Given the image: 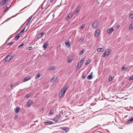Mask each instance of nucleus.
<instances>
[{
    "label": "nucleus",
    "instance_id": "nucleus-1",
    "mask_svg": "<svg viewBox=\"0 0 133 133\" xmlns=\"http://www.w3.org/2000/svg\"><path fill=\"white\" fill-rule=\"evenodd\" d=\"M68 88V87L67 86H65L62 88L58 95L59 97L61 98L65 93L66 90Z\"/></svg>",
    "mask_w": 133,
    "mask_h": 133
},
{
    "label": "nucleus",
    "instance_id": "nucleus-2",
    "mask_svg": "<svg viewBox=\"0 0 133 133\" xmlns=\"http://www.w3.org/2000/svg\"><path fill=\"white\" fill-rule=\"evenodd\" d=\"M12 57V56L11 54H10L8 55L5 58V60L4 62V63H5L6 62L9 61L11 59Z\"/></svg>",
    "mask_w": 133,
    "mask_h": 133
},
{
    "label": "nucleus",
    "instance_id": "nucleus-3",
    "mask_svg": "<svg viewBox=\"0 0 133 133\" xmlns=\"http://www.w3.org/2000/svg\"><path fill=\"white\" fill-rule=\"evenodd\" d=\"M84 62V60L83 59L81 60L80 62L78 63L76 69H79L83 63Z\"/></svg>",
    "mask_w": 133,
    "mask_h": 133
},
{
    "label": "nucleus",
    "instance_id": "nucleus-4",
    "mask_svg": "<svg viewBox=\"0 0 133 133\" xmlns=\"http://www.w3.org/2000/svg\"><path fill=\"white\" fill-rule=\"evenodd\" d=\"M98 25V23L97 21H95L92 24V27L94 28H95Z\"/></svg>",
    "mask_w": 133,
    "mask_h": 133
},
{
    "label": "nucleus",
    "instance_id": "nucleus-5",
    "mask_svg": "<svg viewBox=\"0 0 133 133\" xmlns=\"http://www.w3.org/2000/svg\"><path fill=\"white\" fill-rule=\"evenodd\" d=\"M25 28H24L22 30L19 32V34L17 35V39L21 36L23 33L24 32V30H25Z\"/></svg>",
    "mask_w": 133,
    "mask_h": 133
},
{
    "label": "nucleus",
    "instance_id": "nucleus-6",
    "mask_svg": "<svg viewBox=\"0 0 133 133\" xmlns=\"http://www.w3.org/2000/svg\"><path fill=\"white\" fill-rule=\"evenodd\" d=\"M57 79V77L56 76H54L52 78L51 81V82L53 83H55Z\"/></svg>",
    "mask_w": 133,
    "mask_h": 133
},
{
    "label": "nucleus",
    "instance_id": "nucleus-7",
    "mask_svg": "<svg viewBox=\"0 0 133 133\" xmlns=\"http://www.w3.org/2000/svg\"><path fill=\"white\" fill-rule=\"evenodd\" d=\"M44 34L45 33L44 32H42L38 34L37 36V37L39 38H41L44 35Z\"/></svg>",
    "mask_w": 133,
    "mask_h": 133
},
{
    "label": "nucleus",
    "instance_id": "nucleus-8",
    "mask_svg": "<svg viewBox=\"0 0 133 133\" xmlns=\"http://www.w3.org/2000/svg\"><path fill=\"white\" fill-rule=\"evenodd\" d=\"M114 30L112 28H111L107 30V32L110 34H111L114 31Z\"/></svg>",
    "mask_w": 133,
    "mask_h": 133
},
{
    "label": "nucleus",
    "instance_id": "nucleus-9",
    "mask_svg": "<svg viewBox=\"0 0 133 133\" xmlns=\"http://www.w3.org/2000/svg\"><path fill=\"white\" fill-rule=\"evenodd\" d=\"M33 101L32 100H29L28 102V103H27V105H28V107L30 106L33 103Z\"/></svg>",
    "mask_w": 133,
    "mask_h": 133
},
{
    "label": "nucleus",
    "instance_id": "nucleus-10",
    "mask_svg": "<svg viewBox=\"0 0 133 133\" xmlns=\"http://www.w3.org/2000/svg\"><path fill=\"white\" fill-rule=\"evenodd\" d=\"M53 122L52 121H50L48 120L46 121L45 122H44V124L45 125H46L47 124H53Z\"/></svg>",
    "mask_w": 133,
    "mask_h": 133
},
{
    "label": "nucleus",
    "instance_id": "nucleus-11",
    "mask_svg": "<svg viewBox=\"0 0 133 133\" xmlns=\"http://www.w3.org/2000/svg\"><path fill=\"white\" fill-rule=\"evenodd\" d=\"M99 30H97L96 31L95 33V36L96 37H97L99 35Z\"/></svg>",
    "mask_w": 133,
    "mask_h": 133
},
{
    "label": "nucleus",
    "instance_id": "nucleus-12",
    "mask_svg": "<svg viewBox=\"0 0 133 133\" xmlns=\"http://www.w3.org/2000/svg\"><path fill=\"white\" fill-rule=\"evenodd\" d=\"M92 72L91 73L90 75H88L87 77V79H92Z\"/></svg>",
    "mask_w": 133,
    "mask_h": 133
},
{
    "label": "nucleus",
    "instance_id": "nucleus-13",
    "mask_svg": "<svg viewBox=\"0 0 133 133\" xmlns=\"http://www.w3.org/2000/svg\"><path fill=\"white\" fill-rule=\"evenodd\" d=\"M72 16L73 14H69L66 18L67 20H69L72 17Z\"/></svg>",
    "mask_w": 133,
    "mask_h": 133
},
{
    "label": "nucleus",
    "instance_id": "nucleus-14",
    "mask_svg": "<svg viewBox=\"0 0 133 133\" xmlns=\"http://www.w3.org/2000/svg\"><path fill=\"white\" fill-rule=\"evenodd\" d=\"M65 44L67 47L69 48L70 47V44L69 41H68V42H65Z\"/></svg>",
    "mask_w": 133,
    "mask_h": 133
},
{
    "label": "nucleus",
    "instance_id": "nucleus-15",
    "mask_svg": "<svg viewBox=\"0 0 133 133\" xmlns=\"http://www.w3.org/2000/svg\"><path fill=\"white\" fill-rule=\"evenodd\" d=\"M97 50L99 52H103L104 51V49L102 48H98Z\"/></svg>",
    "mask_w": 133,
    "mask_h": 133
},
{
    "label": "nucleus",
    "instance_id": "nucleus-16",
    "mask_svg": "<svg viewBox=\"0 0 133 133\" xmlns=\"http://www.w3.org/2000/svg\"><path fill=\"white\" fill-rule=\"evenodd\" d=\"M48 44L47 43H45L43 46V48H44V49H45L48 47Z\"/></svg>",
    "mask_w": 133,
    "mask_h": 133
},
{
    "label": "nucleus",
    "instance_id": "nucleus-17",
    "mask_svg": "<svg viewBox=\"0 0 133 133\" xmlns=\"http://www.w3.org/2000/svg\"><path fill=\"white\" fill-rule=\"evenodd\" d=\"M31 78V77H25L24 79V82L27 81L30 79Z\"/></svg>",
    "mask_w": 133,
    "mask_h": 133
},
{
    "label": "nucleus",
    "instance_id": "nucleus-18",
    "mask_svg": "<svg viewBox=\"0 0 133 133\" xmlns=\"http://www.w3.org/2000/svg\"><path fill=\"white\" fill-rule=\"evenodd\" d=\"M32 17H31L30 18H29L27 20V25H28L29 24H30V20L32 18Z\"/></svg>",
    "mask_w": 133,
    "mask_h": 133
},
{
    "label": "nucleus",
    "instance_id": "nucleus-19",
    "mask_svg": "<svg viewBox=\"0 0 133 133\" xmlns=\"http://www.w3.org/2000/svg\"><path fill=\"white\" fill-rule=\"evenodd\" d=\"M79 11V9H78V8H77L76 9L75 11V14H77Z\"/></svg>",
    "mask_w": 133,
    "mask_h": 133
},
{
    "label": "nucleus",
    "instance_id": "nucleus-20",
    "mask_svg": "<svg viewBox=\"0 0 133 133\" xmlns=\"http://www.w3.org/2000/svg\"><path fill=\"white\" fill-rule=\"evenodd\" d=\"M54 113V110L53 109H52L51 110L49 113V114L50 115H52Z\"/></svg>",
    "mask_w": 133,
    "mask_h": 133
},
{
    "label": "nucleus",
    "instance_id": "nucleus-21",
    "mask_svg": "<svg viewBox=\"0 0 133 133\" xmlns=\"http://www.w3.org/2000/svg\"><path fill=\"white\" fill-rule=\"evenodd\" d=\"M91 62V61L90 60H88L85 63V65H88Z\"/></svg>",
    "mask_w": 133,
    "mask_h": 133
},
{
    "label": "nucleus",
    "instance_id": "nucleus-22",
    "mask_svg": "<svg viewBox=\"0 0 133 133\" xmlns=\"http://www.w3.org/2000/svg\"><path fill=\"white\" fill-rule=\"evenodd\" d=\"M133 28V23L131 24L129 26V30Z\"/></svg>",
    "mask_w": 133,
    "mask_h": 133
},
{
    "label": "nucleus",
    "instance_id": "nucleus-23",
    "mask_svg": "<svg viewBox=\"0 0 133 133\" xmlns=\"http://www.w3.org/2000/svg\"><path fill=\"white\" fill-rule=\"evenodd\" d=\"M107 52H105L102 55V57H105L106 56H108V55H107Z\"/></svg>",
    "mask_w": 133,
    "mask_h": 133
},
{
    "label": "nucleus",
    "instance_id": "nucleus-24",
    "mask_svg": "<svg viewBox=\"0 0 133 133\" xmlns=\"http://www.w3.org/2000/svg\"><path fill=\"white\" fill-rule=\"evenodd\" d=\"M105 52H107V55H108V56L110 55V51L109 50H108L106 51Z\"/></svg>",
    "mask_w": 133,
    "mask_h": 133
},
{
    "label": "nucleus",
    "instance_id": "nucleus-25",
    "mask_svg": "<svg viewBox=\"0 0 133 133\" xmlns=\"http://www.w3.org/2000/svg\"><path fill=\"white\" fill-rule=\"evenodd\" d=\"M30 94H28L25 96V97L26 98H28L30 96Z\"/></svg>",
    "mask_w": 133,
    "mask_h": 133
},
{
    "label": "nucleus",
    "instance_id": "nucleus-26",
    "mask_svg": "<svg viewBox=\"0 0 133 133\" xmlns=\"http://www.w3.org/2000/svg\"><path fill=\"white\" fill-rule=\"evenodd\" d=\"M15 16H12V17H11V18H9V19L8 18V19H6L5 21H4L3 22L2 24H3V23H4L5 22H6L7 21H8L9 20L10 18H12L13 17H15Z\"/></svg>",
    "mask_w": 133,
    "mask_h": 133
},
{
    "label": "nucleus",
    "instance_id": "nucleus-27",
    "mask_svg": "<svg viewBox=\"0 0 133 133\" xmlns=\"http://www.w3.org/2000/svg\"><path fill=\"white\" fill-rule=\"evenodd\" d=\"M84 50L83 49L81 51H80L79 53V55H82L84 52Z\"/></svg>",
    "mask_w": 133,
    "mask_h": 133
},
{
    "label": "nucleus",
    "instance_id": "nucleus-28",
    "mask_svg": "<svg viewBox=\"0 0 133 133\" xmlns=\"http://www.w3.org/2000/svg\"><path fill=\"white\" fill-rule=\"evenodd\" d=\"M40 76L41 75L40 74H38L35 76V78L36 79H38L40 77Z\"/></svg>",
    "mask_w": 133,
    "mask_h": 133
},
{
    "label": "nucleus",
    "instance_id": "nucleus-29",
    "mask_svg": "<svg viewBox=\"0 0 133 133\" xmlns=\"http://www.w3.org/2000/svg\"><path fill=\"white\" fill-rule=\"evenodd\" d=\"M72 60V59L71 58H69L67 60V62L70 63L71 62Z\"/></svg>",
    "mask_w": 133,
    "mask_h": 133
},
{
    "label": "nucleus",
    "instance_id": "nucleus-30",
    "mask_svg": "<svg viewBox=\"0 0 133 133\" xmlns=\"http://www.w3.org/2000/svg\"><path fill=\"white\" fill-rule=\"evenodd\" d=\"M16 86L14 84H11V89H12L13 88H14Z\"/></svg>",
    "mask_w": 133,
    "mask_h": 133
},
{
    "label": "nucleus",
    "instance_id": "nucleus-31",
    "mask_svg": "<svg viewBox=\"0 0 133 133\" xmlns=\"http://www.w3.org/2000/svg\"><path fill=\"white\" fill-rule=\"evenodd\" d=\"M24 44H22L19 45L18 47V48H20L22 47L24 45Z\"/></svg>",
    "mask_w": 133,
    "mask_h": 133
},
{
    "label": "nucleus",
    "instance_id": "nucleus-32",
    "mask_svg": "<svg viewBox=\"0 0 133 133\" xmlns=\"http://www.w3.org/2000/svg\"><path fill=\"white\" fill-rule=\"evenodd\" d=\"M132 121H131V120L130 119L126 123L127 124H128L130 123Z\"/></svg>",
    "mask_w": 133,
    "mask_h": 133
},
{
    "label": "nucleus",
    "instance_id": "nucleus-33",
    "mask_svg": "<svg viewBox=\"0 0 133 133\" xmlns=\"http://www.w3.org/2000/svg\"><path fill=\"white\" fill-rule=\"evenodd\" d=\"M9 9V7L7 6H6V9H5L4 10V12H5L6 11Z\"/></svg>",
    "mask_w": 133,
    "mask_h": 133
},
{
    "label": "nucleus",
    "instance_id": "nucleus-34",
    "mask_svg": "<svg viewBox=\"0 0 133 133\" xmlns=\"http://www.w3.org/2000/svg\"><path fill=\"white\" fill-rule=\"evenodd\" d=\"M55 68V66H53L50 68L49 69L51 70H52L54 69Z\"/></svg>",
    "mask_w": 133,
    "mask_h": 133
},
{
    "label": "nucleus",
    "instance_id": "nucleus-35",
    "mask_svg": "<svg viewBox=\"0 0 133 133\" xmlns=\"http://www.w3.org/2000/svg\"><path fill=\"white\" fill-rule=\"evenodd\" d=\"M126 69L127 68H125V67H122L121 68V70L122 71H125Z\"/></svg>",
    "mask_w": 133,
    "mask_h": 133
},
{
    "label": "nucleus",
    "instance_id": "nucleus-36",
    "mask_svg": "<svg viewBox=\"0 0 133 133\" xmlns=\"http://www.w3.org/2000/svg\"><path fill=\"white\" fill-rule=\"evenodd\" d=\"M112 79V76H110L109 78V80L110 81H111Z\"/></svg>",
    "mask_w": 133,
    "mask_h": 133
},
{
    "label": "nucleus",
    "instance_id": "nucleus-37",
    "mask_svg": "<svg viewBox=\"0 0 133 133\" xmlns=\"http://www.w3.org/2000/svg\"><path fill=\"white\" fill-rule=\"evenodd\" d=\"M53 120L55 121L56 122L58 121V119L55 118L53 119Z\"/></svg>",
    "mask_w": 133,
    "mask_h": 133
},
{
    "label": "nucleus",
    "instance_id": "nucleus-38",
    "mask_svg": "<svg viewBox=\"0 0 133 133\" xmlns=\"http://www.w3.org/2000/svg\"><path fill=\"white\" fill-rule=\"evenodd\" d=\"M133 79V76H132L129 78V80H131Z\"/></svg>",
    "mask_w": 133,
    "mask_h": 133
},
{
    "label": "nucleus",
    "instance_id": "nucleus-39",
    "mask_svg": "<svg viewBox=\"0 0 133 133\" xmlns=\"http://www.w3.org/2000/svg\"><path fill=\"white\" fill-rule=\"evenodd\" d=\"M61 117V115L59 114L57 115L56 116V118L57 117L58 118L57 119H59Z\"/></svg>",
    "mask_w": 133,
    "mask_h": 133
},
{
    "label": "nucleus",
    "instance_id": "nucleus-40",
    "mask_svg": "<svg viewBox=\"0 0 133 133\" xmlns=\"http://www.w3.org/2000/svg\"><path fill=\"white\" fill-rule=\"evenodd\" d=\"M13 42H10V43H8V45H11L13 44Z\"/></svg>",
    "mask_w": 133,
    "mask_h": 133
},
{
    "label": "nucleus",
    "instance_id": "nucleus-41",
    "mask_svg": "<svg viewBox=\"0 0 133 133\" xmlns=\"http://www.w3.org/2000/svg\"><path fill=\"white\" fill-rule=\"evenodd\" d=\"M129 17L131 18H133V14H131L130 15Z\"/></svg>",
    "mask_w": 133,
    "mask_h": 133
},
{
    "label": "nucleus",
    "instance_id": "nucleus-42",
    "mask_svg": "<svg viewBox=\"0 0 133 133\" xmlns=\"http://www.w3.org/2000/svg\"><path fill=\"white\" fill-rule=\"evenodd\" d=\"M20 109L19 107H17V113L19 111V110Z\"/></svg>",
    "mask_w": 133,
    "mask_h": 133
},
{
    "label": "nucleus",
    "instance_id": "nucleus-43",
    "mask_svg": "<svg viewBox=\"0 0 133 133\" xmlns=\"http://www.w3.org/2000/svg\"><path fill=\"white\" fill-rule=\"evenodd\" d=\"M83 41V38H81V39H80L79 40V42H80V43H81V42H82V41Z\"/></svg>",
    "mask_w": 133,
    "mask_h": 133
},
{
    "label": "nucleus",
    "instance_id": "nucleus-44",
    "mask_svg": "<svg viewBox=\"0 0 133 133\" xmlns=\"http://www.w3.org/2000/svg\"><path fill=\"white\" fill-rule=\"evenodd\" d=\"M28 49L29 50H30L32 49V48L31 46L29 47H28Z\"/></svg>",
    "mask_w": 133,
    "mask_h": 133
},
{
    "label": "nucleus",
    "instance_id": "nucleus-45",
    "mask_svg": "<svg viewBox=\"0 0 133 133\" xmlns=\"http://www.w3.org/2000/svg\"><path fill=\"white\" fill-rule=\"evenodd\" d=\"M85 25H82L81 27V29H82L84 27Z\"/></svg>",
    "mask_w": 133,
    "mask_h": 133
},
{
    "label": "nucleus",
    "instance_id": "nucleus-46",
    "mask_svg": "<svg viewBox=\"0 0 133 133\" xmlns=\"http://www.w3.org/2000/svg\"><path fill=\"white\" fill-rule=\"evenodd\" d=\"M85 78V77L84 76H83L81 77V78L82 79H84Z\"/></svg>",
    "mask_w": 133,
    "mask_h": 133
},
{
    "label": "nucleus",
    "instance_id": "nucleus-47",
    "mask_svg": "<svg viewBox=\"0 0 133 133\" xmlns=\"http://www.w3.org/2000/svg\"><path fill=\"white\" fill-rule=\"evenodd\" d=\"M63 130L65 131H66V128H63Z\"/></svg>",
    "mask_w": 133,
    "mask_h": 133
},
{
    "label": "nucleus",
    "instance_id": "nucleus-48",
    "mask_svg": "<svg viewBox=\"0 0 133 133\" xmlns=\"http://www.w3.org/2000/svg\"><path fill=\"white\" fill-rule=\"evenodd\" d=\"M15 40L17 41V35H16L14 39Z\"/></svg>",
    "mask_w": 133,
    "mask_h": 133
},
{
    "label": "nucleus",
    "instance_id": "nucleus-49",
    "mask_svg": "<svg viewBox=\"0 0 133 133\" xmlns=\"http://www.w3.org/2000/svg\"><path fill=\"white\" fill-rule=\"evenodd\" d=\"M55 0H50V2L51 3H52Z\"/></svg>",
    "mask_w": 133,
    "mask_h": 133
},
{
    "label": "nucleus",
    "instance_id": "nucleus-50",
    "mask_svg": "<svg viewBox=\"0 0 133 133\" xmlns=\"http://www.w3.org/2000/svg\"><path fill=\"white\" fill-rule=\"evenodd\" d=\"M130 119L131 120V121H133V117H131Z\"/></svg>",
    "mask_w": 133,
    "mask_h": 133
},
{
    "label": "nucleus",
    "instance_id": "nucleus-51",
    "mask_svg": "<svg viewBox=\"0 0 133 133\" xmlns=\"http://www.w3.org/2000/svg\"><path fill=\"white\" fill-rule=\"evenodd\" d=\"M14 119H17V115H15L14 117Z\"/></svg>",
    "mask_w": 133,
    "mask_h": 133
},
{
    "label": "nucleus",
    "instance_id": "nucleus-52",
    "mask_svg": "<svg viewBox=\"0 0 133 133\" xmlns=\"http://www.w3.org/2000/svg\"><path fill=\"white\" fill-rule=\"evenodd\" d=\"M119 27H120V25H117L116 26L117 28H119Z\"/></svg>",
    "mask_w": 133,
    "mask_h": 133
},
{
    "label": "nucleus",
    "instance_id": "nucleus-53",
    "mask_svg": "<svg viewBox=\"0 0 133 133\" xmlns=\"http://www.w3.org/2000/svg\"><path fill=\"white\" fill-rule=\"evenodd\" d=\"M17 113V108H16L14 110Z\"/></svg>",
    "mask_w": 133,
    "mask_h": 133
},
{
    "label": "nucleus",
    "instance_id": "nucleus-54",
    "mask_svg": "<svg viewBox=\"0 0 133 133\" xmlns=\"http://www.w3.org/2000/svg\"><path fill=\"white\" fill-rule=\"evenodd\" d=\"M110 5H109V6H107L108 7Z\"/></svg>",
    "mask_w": 133,
    "mask_h": 133
},
{
    "label": "nucleus",
    "instance_id": "nucleus-55",
    "mask_svg": "<svg viewBox=\"0 0 133 133\" xmlns=\"http://www.w3.org/2000/svg\"><path fill=\"white\" fill-rule=\"evenodd\" d=\"M46 0H45V1H46Z\"/></svg>",
    "mask_w": 133,
    "mask_h": 133
},
{
    "label": "nucleus",
    "instance_id": "nucleus-56",
    "mask_svg": "<svg viewBox=\"0 0 133 133\" xmlns=\"http://www.w3.org/2000/svg\"><path fill=\"white\" fill-rule=\"evenodd\" d=\"M99 0H98V1Z\"/></svg>",
    "mask_w": 133,
    "mask_h": 133
}]
</instances>
